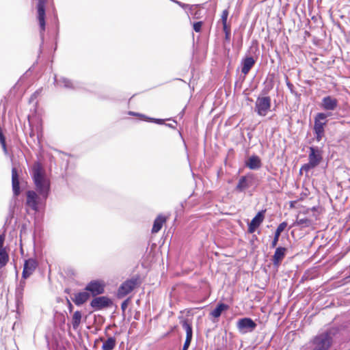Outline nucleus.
<instances>
[{
    "instance_id": "ea45409f",
    "label": "nucleus",
    "mask_w": 350,
    "mask_h": 350,
    "mask_svg": "<svg viewBox=\"0 0 350 350\" xmlns=\"http://www.w3.org/2000/svg\"><path fill=\"white\" fill-rule=\"evenodd\" d=\"M129 303H130V299L129 298H127V299H124L121 303V310H122V314L124 316L125 311H126V308L129 306Z\"/></svg>"
},
{
    "instance_id": "39448f33",
    "label": "nucleus",
    "mask_w": 350,
    "mask_h": 350,
    "mask_svg": "<svg viewBox=\"0 0 350 350\" xmlns=\"http://www.w3.org/2000/svg\"><path fill=\"white\" fill-rule=\"evenodd\" d=\"M142 281L139 274L134 275L131 278L126 279L123 282L118 288L117 296L118 298H122L129 293H131L134 289L138 288L142 284Z\"/></svg>"
},
{
    "instance_id": "bb28decb",
    "label": "nucleus",
    "mask_w": 350,
    "mask_h": 350,
    "mask_svg": "<svg viewBox=\"0 0 350 350\" xmlns=\"http://www.w3.org/2000/svg\"><path fill=\"white\" fill-rule=\"evenodd\" d=\"M82 319V312L80 310H76L71 320V324L74 330H77L79 327Z\"/></svg>"
},
{
    "instance_id": "052dcab7",
    "label": "nucleus",
    "mask_w": 350,
    "mask_h": 350,
    "mask_svg": "<svg viewBox=\"0 0 350 350\" xmlns=\"http://www.w3.org/2000/svg\"><path fill=\"white\" fill-rule=\"evenodd\" d=\"M64 292H65L66 293H67V294H69V293H70V289H69V288H66V289H65V291H64Z\"/></svg>"
},
{
    "instance_id": "9d476101",
    "label": "nucleus",
    "mask_w": 350,
    "mask_h": 350,
    "mask_svg": "<svg viewBox=\"0 0 350 350\" xmlns=\"http://www.w3.org/2000/svg\"><path fill=\"white\" fill-rule=\"evenodd\" d=\"M112 305V299L108 296H95L90 303V306L94 311H99L104 308H108Z\"/></svg>"
},
{
    "instance_id": "a211bd4d",
    "label": "nucleus",
    "mask_w": 350,
    "mask_h": 350,
    "mask_svg": "<svg viewBox=\"0 0 350 350\" xmlns=\"http://www.w3.org/2000/svg\"><path fill=\"white\" fill-rule=\"evenodd\" d=\"M262 165V160L256 154H252L244 161V166L250 170H258Z\"/></svg>"
},
{
    "instance_id": "4c0bfd02",
    "label": "nucleus",
    "mask_w": 350,
    "mask_h": 350,
    "mask_svg": "<svg viewBox=\"0 0 350 350\" xmlns=\"http://www.w3.org/2000/svg\"><path fill=\"white\" fill-rule=\"evenodd\" d=\"M194 6L197 8L198 5H194ZM193 7L191 8V10H189L191 15L193 16V18L197 19L200 18L201 10L196 8L193 9Z\"/></svg>"
},
{
    "instance_id": "72a5a7b5",
    "label": "nucleus",
    "mask_w": 350,
    "mask_h": 350,
    "mask_svg": "<svg viewBox=\"0 0 350 350\" xmlns=\"http://www.w3.org/2000/svg\"><path fill=\"white\" fill-rule=\"evenodd\" d=\"M55 319H56L57 323H59V327L62 329L66 323V317H65L64 314L62 312H56L55 313Z\"/></svg>"
},
{
    "instance_id": "09e8293b",
    "label": "nucleus",
    "mask_w": 350,
    "mask_h": 350,
    "mask_svg": "<svg viewBox=\"0 0 350 350\" xmlns=\"http://www.w3.org/2000/svg\"><path fill=\"white\" fill-rule=\"evenodd\" d=\"M42 91V89L37 90L31 96L30 98V102H31L33 99L36 98L37 96L40 94Z\"/></svg>"
},
{
    "instance_id": "a19ab883",
    "label": "nucleus",
    "mask_w": 350,
    "mask_h": 350,
    "mask_svg": "<svg viewBox=\"0 0 350 350\" xmlns=\"http://www.w3.org/2000/svg\"><path fill=\"white\" fill-rule=\"evenodd\" d=\"M286 86H287L288 89L289 90L290 92L292 94L293 93H295V92L296 91L294 85L288 80L287 77H286Z\"/></svg>"
},
{
    "instance_id": "412c9836",
    "label": "nucleus",
    "mask_w": 350,
    "mask_h": 350,
    "mask_svg": "<svg viewBox=\"0 0 350 350\" xmlns=\"http://www.w3.org/2000/svg\"><path fill=\"white\" fill-rule=\"evenodd\" d=\"M90 297V294L84 290L83 291H79L75 293L74 297H72L71 299L76 306H81L86 303Z\"/></svg>"
},
{
    "instance_id": "774afa93",
    "label": "nucleus",
    "mask_w": 350,
    "mask_h": 350,
    "mask_svg": "<svg viewBox=\"0 0 350 350\" xmlns=\"http://www.w3.org/2000/svg\"><path fill=\"white\" fill-rule=\"evenodd\" d=\"M247 135L250 139L252 137V135L250 133H248Z\"/></svg>"
},
{
    "instance_id": "6e6d98bb",
    "label": "nucleus",
    "mask_w": 350,
    "mask_h": 350,
    "mask_svg": "<svg viewBox=\"0 0 350 350\" xmlns=\"http://www.w3.org/2000/svg\"><path fill=\"white\" fill-rule=\"evenodd\" d=\"M297 201H296V200L290 201V202H289L290 207H291V208H294V207H295V204L297 203Z\"/></svg>"
},
{
    "instance_id": "c85d7f7f",
    "label": "nucleus",
    "mask_w": 350,
    "mask_h": 350,
    "mask_svg": "<svg viewBox=\"0 0 350 350\" xmlns=\"http://www.w3.org/2000/svg\"><path fill=\"white\" fill-rule=\"evenodd\" d=\"M116 345V339L114 336H109L103 342L102 350H113Z\"/></svg>"
},
{
    "instance_id": "20e7f679",
    "label": "nucleus",
    "mask_w": 350,
    "mask_h": 350,
    "mask_svg": "<svg viewBox=\"0 0 350 350\" xmlns=\"http://www.w3.org/2000/svg\"><path fill=\"white\" fill-rule=\"evenodd\" d=\"M332 112H319L314 118L313 133L314 139L319 142L325 136V128L327 124V118L332 116Z\"/></svg>"
},
{
    "instance_id": "f03ea898",
    "label": "nucleus",
    "mask_w": 350,
    "mask_h": 350,
    "mask_svg": "<svg viewBox=\"0 0 350 350\" xmlns=\"http://www.w3.org/2000/svg\"><path fill=\"white\" fill-rule=\"evenodd\" d=\"M273 88V85H267L258 96L256 103L254 111L259 116H265L267 113L270 111H275V107L271 109V98L267 95L270 90Z\"/></svg>"
},
{
    "instance_id": "de8ad7c7",
    "label": "nucleus",
    "mask_w": 350,
    "mask_h": 350,
    "mask_svg": "<svg viewBox=\"0 0 350 350\" xmlns=\"http://www.w3.org/2000/svg\"><path fill=\"white\" fill-rule=\"evenodd\" d=\"M258 228H257L256 226H252L247 223V232L249 234L254 233Z\"/></svg>"
},
{
    "instance_id": "473e14b6",
    "label": "nucleus",
    "mask_w": 350,
    "mask_h": 350,
    "mask_svg": "<svg viewBox=\"0 0 350 350\" xmlns=\"http://www.w3.org/2000/svg\"><path fill=\"white\" fill-rule=\"evenodd\" d=\"M144 120L146 122H152V123H154V124H157L159 125H163L165 124L164 119L152 118V117L147 116L146 115H145Z\"/></svg>"
},
{
    "instance_id": "7c9ffc66",
    "label": "nucleus",
    "mask_w": 350,
    "mask_h": 350,
    "mask_svg": "<svg viewBox=\"0 0 350 350\" xmlns=\"http://www.w3.org/2000/svg\"><path fill=\"white\" fill-rule=\"evenodd\" d=\"M9 260V256L4 249L0 250V269L5 267Z\"/></svg>"
},
{
    "instance_id": "cd10ccee",
    "label": "nucleus",
    "mask_w": 350,
    "mask_h": 350,
    "mask_svg": "<svg viewBox=\"0 0 350 350\" xmlns=\"http://www.w3.org/2000/svg\"><path fill=\"white\" fill-rule=\"evenodd\" d=\"M26 279H23L21 278V280H20L19 283L17 284L16 288V299L18 301L19 300L23 299V291L26 285Z\"/></svg>"
},
{
    "instance_id": "79ce46f5",
    "label": "nucleus",
    "mask_w": 350,
    "mask_h": 350,
    "mask_svg": "<svg viewBox=\"0 0 350 350\" xmlns=\"http://www.w3.org/2000/svg\"><path fill=\"white\" fill-rule=\"evenodd\" d=\"M178 328V325H174V326H172L170 329L169 331H167V332L164 333L162 336H161V338H165L168 336H170V334L172 333H173L174 332H175Z\"/></svg>"
},
{
    "instance_id": "2f4dec72",
    "label": "nucleus",
    "mask_w": 350,
    "mask_h": 350,
    "mask_svg": "<svg viewBox=\"0 0 350 350\" xmlns=\"http://www.w3.org/2000/svg\"><path fill=\"white\" fill-rule=\"evenodd\" d=\"M222 30L225 34L224 42L230 43L231 40V27L230 25H225L222 26Z\"/></svg>"
},
{
    "instance_id": "49530a36",
    "label": "nucleus",
    "mask_w": 350,
    "mask_h": 350,
    "mask_svg": "<svg viewBox=\"0 0 350 350\" xmlns=\"http://www.w3.org/2000/svg\"><path fill=\"white\" fill-rule=\"evenodd\" d=\"M128 114L130 116H133L139 117L143 120H144V117H145V115L143 113H140L135 112V111H129L128 112Z\"/></svg>"
},
{
    "instance_id": "7ed1b4c3",
    "label": "nucleus",
    "mask_w": 350,
    "mask_h": 350,
    "mask_svg": "<svg viewBox=\"0 0 350 350\" xmlns=\"http://www.w3.org/2000/svg\"><path fill=\"white\" fill-rule=\"evenodd\" d=\"M258 185V179L257 176L254 173L250 172L239 177L237 184L234 189V191L236 193H245L246 191L254 186L250 193V196H252V192Z\"/></svg>"
},
{
    "instance_id": "69168bd1",
    "label": "nucleus",
    "mask_w": 350,
    "mask_h": 350,
    "mask_svg": "<svg viewBox=\"0 0 350 350\" xmlns=\"http://www.w3.org/2000/svg\"><path fill=\"white\" fill-rule=\"evenodd\" d=\"M257 239V237L256 235H253V239Z\"/></svg>"
},
{
    "instance_id": "bf43d9fd",
    "label": "nucleus",
    "mask_w": 350,
    "mask_h": 350,
    "mask_svg": "<svg viewBox=\"0 0 350 350\" xmlns=\"http://www.w3.org/2000/svg\"><path fill=\"white\" fill-rule=\"evenodd\" d=\"M267 180H268L269 181H272V180L276 181V180H275L274 178L271 177V176H269V177L267 178Z\"/></svg>"
},
{
    "instance_id": "c756f323",
    "label": "nucleus",
    "mask_w": 350,
    "mask_h": 350,
    "mask_svg": "<svg viewBox=\"0 0 350 350\" xmlns=\"http://www.w3.org/2000/svg\"><path fill=\"white\" fill-rule=\"evenodd\" d=\"M312 224L311 219L308 217H304L299 219L297 218L296 221L293 224L292 226H299L301 228L304 227H309Z\"/></svg>"
},
{
    "instance_id": "37998d69",
    "label": "nucleus",
    "mask_w": 350,
    "mask_h": 350,
    "mask_svg": "<svg viewBox=\"0 0 350 350\" xmlns=\"http://www.w3.org/2000/svg\"><path fill=\"white\" fill-rule=\"evenodd\" d=\"M192 338H191V337H186L185 338V342L183 344V346L182 347V349L181 350H188L190 345H191V342L192 341Z\"/></svg>"
},
{
    "instance_id": "f8f14e48",
    "label": "nucleus",
    "mask_w": 350,
    "mask_h": 350,
    "mask_svg": "<svg viewBox=\"0 0 350 350\" xmlns=\"http://www.w3.org/2000/svg\"><path fill=\"white\" fill-rule=\"evenodd\" d=\"M308 149V161L317 167L323 160V151L317 146H311Z\"/></svg>"
},
{
    "instance_id": "6ab92c4d",
    "label": "nucleus",
    "mask_w": 350,
    "mask_h": 350,
    "mask_svg": "<svg viewBox=\"0 0 350 350\" xmlns=\"http://www.w3.org/2000/svg\"><path fill=\"white\" fill-rule=\"evenodd\" d=\"M230 308V306L224 303L219 302L213 310L211 311L209 315L212 317L211 321L213 323H217L219 321V318L221 317L223 312L227 311Z\"/></svg>"
},
{
    "instance_id": "3c124183",
    "label": "nucleus",
    "mask_w": 350,
    "mask_h": 350,
    "mask_svg": "<svg viewBox=\"0 0 350 350\" xmlns=\"http://www.w3.org/2000/svg\"><path fill=\"white\" fill-rule=\"evenodd\" d=\"M66 301H67V304H68V309L69 310L70 312H72L73 309H74V306L72 304V303L70 302V301L66 298Z\"/></svg>"
},
{
    "instance_id": "f704fd0d",
    "label": "nucleus",
    "mask_w": 350,
    "mask_h": 350,
    "mask_svg": "<svg viewBox=\"0 0 350 350\" xmlns=\"http://www.w3.org/2000/svg\"><path fill=\"white\" fill-rule=\"evenodd\" d=\"M5 137L4 135V133L3 132V130L1 127L0 126V144L1 145V147L4 151L5 153L8 152V149L6 146V142H5Z\"/></svg>"
},
{
    "instance_id": "b1692460",
    "label": "nucleus",
    "mask_w": 350,
    "mask_h": 350,
    "mask_svg": "<svg viewBox=\"0 0 350 350\" xmlns=\"http://www.w3.org/2000/svg\"><path fill=\"white\" fill-rule=\"evenodd\" d=\"M166 219L167 217L165 215L159 214L153 221L151 230L152 233H157L159 232L162 228L163 224L166 221Z\"/></svg>"
},
{
    "instance_id": "864d4df0",
    "label": "nucleus",
    "mask_w": 350,
    "mask_h": 350,
    "mask_svg": "<svg viewBox=\"0 0 350 350\" xmlns=\"http://www.w3.org/2000/svg\"><path fill=\"white\" fill-rule=\"evenodd\" d=\"M178 133H179V135H180L181 139L183 140V144H184V146H185V149H187V144H186V142L185 141V139H184V137L183 136V134H182L181 131H178Z\"/></svg>"
},
{
    "instance_id": "4468645a",
    "label": "nucleus",
    "mask_w": 350,
    "mask_h": 350,
    "mask_svg": "<svg viewBox=\"0 0 350 350\" xmlns=\"http://www.w3.org/2000/svg\"><path fill=\"white\" fill-rule=\"evenodd\" d=\"M319 106L326 112H331L335 111L338 107V100L332 96L327 95L322 98Z\"/></svg>"
},
{
    "instance_id": "0eeeda50",
    "label": "nucleus",
    "mask_w": 350,
    "mask_h": 350,
    "mask_svg": "<svg viewBox=\"0 0 350 350\" xmlns=\"http://www.w3.org/2000/svg\"><path fill=\"white\" fill-rule=\"evenodd\" d=\"M46 200L43 197L38 196L34 191L28 190L26 192V212L29 213L28 208H31L36 213L38 212L42 206H45Z\"/></svg>"
},
{
    "instance_id": "0e129e2a",
    "label": "nucleus",
    "mask_w": 350,
    "mask_h": 350,
    "mask_svg": "<svg viewBox=\"0 0 350 350\" xmlns=\"http://www.w3.org/2000/svg\"><path fill=\"white\" fill-rule=\"evenodd\" d=\"M238 86V81H236L235 82V84H234V88H236V87Z\"/></svg>"
},
{
    "instance_id": "603ef678",
    "label": "nucleus",
    "mask_w": 350,
    "mask_h": 350,
    "mask_svg": "<svg viewBox=\"0 0 350 350\" xmlns=\"http://www.w3.org/2000/svg\"><path fill=\"white\" fill-rule=\"evenodd\" d=\"M140 315H141V314H140L139 311H135V314H134V319L139 321L140 319Z\"/></svg>"
},
{
    "instance_id": "423d86ee",
    "label": "nucleus",
    "mask_w": 350,
    "mask_h": 350,
    "mask_svg": "<svg viewBox=\"0 0 350 350\" xmlns=\"http://www.w3.org/2000/svg\"><path fill=\"white\" fill-rule=\"evenodd\" d=\"M46 0H38L36 4L37 19L40 27V36L41 43L39 49V55L42 52V46L44 42V31L46 29Z\"/></svg>"
},
{
    "instance_id": "5fc2aeb1",
    "label": "nucleus",
    "mask_w": 350,
    "mask_h": 350,
    "mask_svg": "<svg viewBox=\"0 0 350 350\" xmlns=\"http://www.w3.org/2000/svg\"><path fill=\"white\" fill-rule=\"evenodd\" d=\"M164 124H165L166 126H167V127H169V128H171V129H176V127L174 125H173L172 124H170V123H165Z\"/></svg>"
},
{
    "instance_id": "393cba45",
    "label": "nucleus",
    "mask_w": 350,
    "mask_h": 350,
    "mask_svg": "<svg viewBox=\"0 0 350 350\" xmlns=\"http://www.w3.org/2000/svg\"><path fill=\"white\" fill-rule=\"evenodd\" d=\"M180 319V323L181 324L183 328L186 332V337L193 338V326L192 323L188 319H185L183 317H178Z\"/></svg>"
},
{
    "instance_id": "e2e57ef3",
    "label": "nucleus",
    "mask_w": 350,
    "mask_h": 350,
    "mask_svg": "<svg viewBox=\"0 0 350 350\" xmlns=\"http://www.w3.org/2000/svg\"><path fill=\"white\" fill-rule=\"evenodd\" d=\"M168 120H173L174 122V123L177 124V122L175 120H174V119L170 118Z\"/></svg>"
},
{
    "instance_id": "8fccbe9b",
    "label": "nucleus",
    "mask_w": 350,
    "mask_h": 350,
    "mask_svg": "<svg viewBox=\"0 0 350 350\" xmlns=\"http://www.w3.org/2000/svg\"><path fill=\"white\" fill-rule=\"evenodd\" d=\"M293 94L295 96L296 102L299 103L301 101V94L299 93L297 91H295Z\"/></svg>"
},
{
    "instance_id": "4d7b16f0",
    "label": "nucleus",
    "mask_w": 350,
    "mask_h": 350,
    "mask_svg": "<svg viewBox=\"0 0 350 350\" xmlns=\"http://www.w3.org/2000/svg\"><path fill=\"white\" fill-rule=\"evenodd\" d=\"M4 241V237L2 235H0V248H1V246L3 245Z\"/></svg>"
},
{
    "instance_id": "a878e982",
    "label": "nucleus",
    "mask_w": 350,
    "mask_h": 350,
    "mask_svg": "<svg viewBox=\"0 0 350 350\" xmlns=\"http://www.w3.org/2000/svg\"><path fill=\"white\" fill-rule=\"evenodd\" d=\"M266 210L259 211L252 219L248 222L250 224L259 228L262 224L265 217Z\"/></svg>"
},
{
    "instance_id": "aec40b11",
    "label": "nucleus",
    "mask_w": 350,
    "mask_h": 350,
    "mask_svg": "<svg viewBox=\"0 0 350 350\" xmlns=\"http://www.w3.org/2000/svg\"><path fill=\"white\" fill-rule=\"evenodd\" d=\"M54 82L57 84V85L63 87L66 89L69 90H76L79 88V83H74L70 79L61 77L60 78H57L56 75L54 77Z\"/></svg>"
},
{
    "instance_id": "a18cd8bd",
    "label": "nucleus",
    "mask_w": 350,
    "mask_h": 350,
    "mask_svg": "<svg viewBox=\"0 0 350 350\" xmlns=\"http://www.w3.org/2000/svg\"><path fill=\"white\" fill-rule=\"evenodd\" d=\"M173 2L178 4L180 7H181L183 9L189 8V10H191V8L194 7V5L186 4L177 0H174Z\"/></svg>"
},
{
    "instance_id": "c03bdc74",
    "label": "nucleus",
    "mask_w": 350,
    "mask_h": 350,
    "mask_svg": "<svg viewBox=\"0 0 350 350\" xmlns=\"http://www.w3.org/2000/svg\"><path fill=\"white\" fill-rule=\"evenodd\" d=\"M235 44L238 50H240L243 46V36L240 35L237 38H234Z\"/></svg>"
},
{
    "instance_id": "338daca9",
    "label": "nucleus",
    "mask_w": 350,
    "mask_h": 350,
    "mask_svg": "<svg viewBox=\"0 0 350 350\" xmlns=\"http://www.w3.org/2000/svg\"><path fill=\"white\" fill-rule=\"evenodd\" d=\"M215 350H222V349L221 348H219V347H217Z\"/></svg>"
},
{
    "instance_id": "f3484780",
    "label": "nucleus",
    "mask_w": 350,
    "mask_h": 350,
    "mask_svg": "<svg viewBox=\"0 0 350 350\" xmlns=\"http://www.w3.org/2000/svg\"><path fill=\"white\" fill-rule=\"evenodd\" d=\"M12 187L13 192V198L17 200L18 196L21 193L19 174L16 167L12 169Z\"/></svg>"
},
{
    "instance_id": "e433bc0d",
    "label": "nucleus",
    "mask_w": 350,
    "mask_h": 350,
    "mask_svg": "<svg viewBox=\"0 0 350 350\" xmlns=\"http://www.w3.org/2000/svg\"><path fill=\"white\" fill-rule=\"evenodd\" d=\"M229 15V12L228 9H225L223 10L221 16V22L222 23V26L225 25H229L228 23V17Z\"/></svg>"
},
{
    "instance_id": "f257e3e1",
    "label": "nucleus",
    "mask_w": 350,
    "mask_h": 350,
    "mask_svg": "<svg viewBox=\"0 0 350 350\" xmlns=\"http://www.w3.org/2000/svg\"><path fill=\"white\" fill-rule=\"evenodd\" d=\"M338 333L339 329L332 327L317 334L310 340L314 345L312 350H329L334 343V338Z\"/></svg>"
},
{
    "instance_id": "2eb2a0df",
    "label": "nucleus",
    "mask_w": 350,
    "mask_h": 350,
    "mask_svg": "<svg viewBox=\"0 0 350 350\" xmlns=\"http://www.w3.org/2000/svg\"><path fill=\"white\" fill-rule=\"evenodd\" d=\"M275 248V252L272 256L271 260L273 265V267L278 270L280 265L282 264V260L285 258L288 249L285 247L278 246Z\"/></svg>"
},
{
    "instance_id": "9b49d317",
    "label": "nucleus",
    "mask_w": 350,
    "mask_h": 350,
    "mask_svg": "<svg viewBox=\"0 0 350 350\" xmlns=\"http://www.w3.org/2000/svg\"><path fill=\"white\" fill-rule=\"evenodd\" d=\"M105 284L100 280H93L88 282L84 290L88 291L91 297H95L104 293Z\"/></svg>"
},
{
    "instance_id": "680f3d73",
    "label": "nucleus",
    "mask_w": 350,
    "mask_h": 350,
    "mask_svg": "<svg viewBox=\"0 0 350 350\" xmlns=\"http://www.w3.org/2000/svg\"><path fill=\"white\" fill-rule=\"evenodd\" d=\"M185 113V109H183L182 111L180 113V115H183Z\"/></svg>"
},
{
    "instance_id": "58836bf2",
    "label": "nucleus",
    "mask_w": 350,
    "mask_h": 350,
    "mask_svg": "<svg viewBox=\"0 0 350 350\" xmlns=\"http://www.w3.org/2000/svg\"><path fill=\"white\" fill-rule=\"evenodd\" d=\"M316 168V167L313 164H310V162L308 161L306 163H304L301 165L300 171H305L306 172H308L310 170Z\"/></svg>"
},
{
    "instance_id": "6e6552de",
    "label": "nucleus",
    "mask_w": 350,
    "mask_h": 350,
    "mask_svg": "<svg viewBox=\"0 0 350 350\" xmlns=\"http://www.w3.org/2000/svg\"><path fill=\"white\" fill-rule=\"evenodd\" d=\"M237 328L241 334H246L253 332L257 327L258 325L251 317H245L237 320Z\"/></svg>"
},
{
    "instance_id": "ddd939ff",
    "label": "nucleus",
    "mask_w": 350,
    "mask_h": 350,
    "mask_svg": "<svg viewBox=\"0 0 350 350\" xmlns=\"http://www.w3.org/2000/svg\"><path fill=\"white\" fill-rule=\"evenodd\" d=\"M38 194L46 200L51 192V183L46 178L33 182Z\"/></svg>"
},
{
    "instance_id": "c9c22d12",
    "label": "nucleus",
    "mask_w": 350,
    "mask_h": 350,
    "mask_svg": "<svg viewBox=\"0 0 350 350\" xmlns=\"http://www.w3.org/2000/svg\"><path fill=\"white\" fill-rule=\"evenodd\" d=\"M203 25H204V21H202L193 22L192 24L193 29L196 32L200 33L202 31Z\"/></svg>"
},
{
    "instance_id": "dca6fc26",
    "label": "nucleus",
    "mask_w": 350,
    "mask_h": 350,
    "mask_svg": "<svg viewBox=\"0 0 350 350\" xmlns=\"http://www.w3.org/2000/svg\"><path fill=\"white\" fill-rule=\"evenodd\" d=\"M38 267V262L35 258H29L25 260L22 272V278H29Z\"/></svg>"
},
{
    "instance_id": "13d9d810",
    "label": "nucleus",
    "mask_w": 350,
    "mask_h": 350,
    "mask_svg": "<svg viewBox=\"0 0 350 350\" xmlns=\"http://www.w3.org/2000/svg\"><path fill=\"white\" fill-rule=\"evenodd\" d=\"M4 241V237L2 235H0V248H1V246L3 245Z\"/></svg>"
},
{
    "instance_id": "5701e85b",
    "label": "nucleus",
    "mask_w": 350,
    "mask_h": 350,
    "mask_svg": "<svg viewBox=\"0 0 350 350\" xmlns=\"http://www.w3.org/2000/svg\"><path fill=\"white\" fill-rule=\"evenodd\" d=\"M288 226V223L286 221H282L281 222L278 226V227L276 228L275 232H274V236H273V238L271 241V248H275L276 247L278 243V241H279V239H280V236L281 234V233L285 230V228L287 227Z\"/></svg>"
},
{
    "instance_id": "1a4fd4ad",
    "label": "nucleus",
    "mask_w": 350,
    "mask_h": 350,
    "mask_svg": "<svg viewBox=\"0 0 350 350\" xmlns=\"http://www.w3.org/2000/svg\"><path fill=\"white\" fill-rule=\"evenodd\" d=\"M257 61V57H254L250 55V52L248 51L242 57L240 63L241 71L243 74V76H240L239 79L243 81L245 79L246 75L250 72L251 69L254 66Z\"/></svg>"
},
{
    "instance_id": "4be33fe9",
    "label": "nucleus",
    "mask_w": 350,
    "mask_h": 350,
    "mask_svg": "<svg viewBox=\"0 0 350 350\" xmlns=\"http://www.w3.org/2000/svg\"><path fill=\"white\" fill-rule=\"evenodd\" d=\"M31 176L33 182L38 181V180L42 179L44 177L43 174V169L41 163L39 161H36L33 163L31 168Z\"/></svg>"
}]
</instances>
